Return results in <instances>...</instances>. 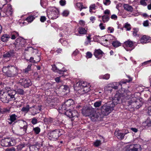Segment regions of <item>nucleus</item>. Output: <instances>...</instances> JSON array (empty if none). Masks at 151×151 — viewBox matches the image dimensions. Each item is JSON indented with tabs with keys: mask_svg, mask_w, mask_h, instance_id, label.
<instances>
[{
	"mask_svg": "<svg viewBox=\"0 0 151 151\" xmlns=\"http://www.w3.org/2000/svg\"><path fill=\"white\" fill-rule=\"evenodd\" d=\"M122 95L119 93H117L113 98L112 101L106 103L101 107V111L102 114L107 116L114 110L115 105L121 102V98Z\"/></svg>",
	"mask_w": 151,
	"mask_h": 151,
	"instance_id": "nucleus-1",
	"label": "nucleus"
},
{
	"mask_svg": "<svg viewBox=\"0 0 151 151\" xmlns=\"http://www.w3.org/2000/svg\"><path fill=\"white\" fill-rule=\"evenodd\" d=\"M143 99L142 98H139L137 97H132L130 100L127 102L128 106H131L132 108L139 109L142 105Z\"/></svg>",
	"mask_w": 151,
	"mask_h": 151,
	"instance_id": "nucleus-2",
	"label": "nucleus"
},
{
	"mask_svg": "<svg viewBox=\"0 0 151 151\" xmlns=\"http://www.w3.org/2000/svg\"><path fill=\"white\" fill-rule=\"evenodd\" d=\"M2 71L7 76L13 77L17 74L18 70L17 67L13 66H8L7 67H4Z\"/></svg>",
	"mask_w": 151,
	"mask_h": 151,
	"instance_id": "nucleus-3",
	"label": "nucleus"
},
{
	"mask_svg": "<svg viewBox=\"0 0 151 151\" xmlns=\"http://www.w3.org/2000/svg\"><path fill=\"white\" fill-rule=\"evenodd\" d=\"M64 133V130L62 129H55L49 132L47 136L50 139H57Z\"/></svg>",
	"mask_w": 151,
	"mask_h": 151,
	"instance_id": "nucleus-4",
	"label": "nucleus"
},
{
	"mask_svg": "<svg viewBox=\"0 0 151 151\" xmlns=\"http://www.w3.org/2000/svg\"><path fill=\"white\" fill-rule=\"evenodd\" d=\"M127 77L129 78V80L126 79L125 81H122L119 83L114 82L111 85V86H109L108 88H109L110 87L115 89H117L118 88V87L120 86L122 87V84H125L127 82L129 83L132 81V78L131 77L129 76H127Z\"/></svg>",
	"mask_w": 151,
	"mask_h": 151,
	"instance_id": "nucleus-5",
	"label": "nucleus"
},
{
	"mask_svg": "<svg viewBox=\"0 0 151 151\" xmlns=\"http://www.w3.org/2000/svg\"><path fill=\"white\" fill-rule=\"evenodd\" d=\"M5 8L2 10L1 12L2 13V16L5 17L6 15L9 16L11 15L12 14V10L11 5L10 4H6L4 5Z\"/></svg>",
	"mask_w": 151,
	"mask_h": 151,
	"instance_id": "nucleus-6",
	"label": "nucleus"
},
{
	"mask_svg": "<svg viewBox=\"0 0 151 151\" xmlns=\"http://www.w3.org/2000/svg\"><path fill=\"white\" fill-rule=\"evenodd\" d=\"M19 83L24 88H28L32 85L31 80L29 78H20L19 81Z\"/></svg>",
	"mask_w": 151,
	"mask_h": 151,
	"instance_id": "nucleus-7",
	"label": "nucleus"
},
{
	"mask_svg": "<svg viewBox=\"0 0 151 151\" xmlns=\"http://www.w3.org/2000/svg\"><path fill=\"white\" fill-rule=\"evenodd\" d=\"M21 37L17 38L15 42L14 43V47L18 50L21 49V48L24 47V45L25 42L24 40Z\"/></svg>",
	"mask_w": 151,
	"mask_h": 151,
	"instance_id": "nucleus-8",
	"label": "nucleus"
},
{
	"mask_svg": "<svg viewBox=\"0 0 151 151\" xmlns=\"http://www.w3.org/2000/svg\"><path fill=\"white\" fill-rule=\"evenodd\" d=\"M42 144L38 142L35 143L33 145H30L29 149L30 151H42L40 148L42 146Z\"/></svg>",
	"mask_w": 151,
	"mask_h": 151,
	"instance_id": "nucleus-9",
	"label": "nucleus"
},
{
	"mask_svg": "<svg viewBox=\"0 0 151 151\" xmlns=\"http://www.w3.org/2000/svg\"><path fill=\"white\" fill-rule=\"evenodd\" d=\"M59 13V10L56 9L55 10L53 9L50 12H47V15L49 19H54L58 17Z\"/></svg>",
	"mask_w": 151,
	"mask_h": 151,
	"instance_id": "nucleus-10",
	"label": "nucleus"
},
{
	"mask_svg": "<svg viewBox=\"0 0 151 151\" xmlns=\"http://www.w3.org/2000/svg\"><path fill=\"white\" fill-rule=\"evenodd\" d=\"M64 114L70 118H73L75 116L78 117V113L76 111L71 110L70 108L68 109L65 112Z\"/></svg>",
	"mask_w": 151,
	"mask_h": 151,
	"instance_id": "nucleus-11",
	"label": "nucleus"
},
{
	"mask_svg": "<svg viewBox=\"0 0 151 151\" xmlns=\"http://www.w3.org/2000/svg\"><path fill=\"white\" fill-rule=\"evenodd\" d=\"M0 98L1 101L4 103H7L9 101H11V99L7 92H4L2 94H0Z\"/></svg>",
	"mask_w": 151,
	"mask_h": 151,
	"instance_id": "nucleus-12",
	"label": "nucleus"
},
{
	"mask_svg": "<svg viewBox=\"0 0 151 151\" xmlns=\"http://www.w3.org/2000/svg\"><path fill=\"white\" fill-rule=\"evenodd\" d=\"M93 110V109L89 107H85L82 109V113L85 116H89Z\"/></svg>",
	"mask_w": 151,
	"mask_h": 151,
	"instance_id": "nucleus-13",
	"label": "nucleus"
},
{
	"mask_svg": "<svg viewBox=\"0 0 151 151\" xmlns=\"http://www.w3.org/2000/svg\"><path fill=\"white\" fill-rule=\"evenodd\" d=\"M11 140L8 138L3 139L1 140V145L3 147H9L12 146Z\"/></svg>",
	"mask_w": 151,
	"mask_h": 151,
	"instance_id": "nucleus-14",
	"label": "nucleus"
},
{
	"mask_svg": "<svg viewBox=\"0 0 151 151\" xmlns=\"http://www.w3.org/2000/svg\"><path fill=\"white\" fill-rule=\"evenodd\" d=\"M19 126L23 127V131H22V134H24L26 133L27 129V124L26 122L24 121L20 120L19 122Z\"/></svg>",
	"mask_w": 151,
	"mask_h": 151,
	"instance_id": "nucleus-15",
	"label": "nucleus"
},
{
	"mask_svg": "<svg viewBox=\"0 0 151 151\" xmlns=\"http://www.w3.org/2000/svg\"><path fill=\"white\" fill-rule=\"evenodd\" d=\"M104 53L101 50H95L94 55L96 58L98 59H100L103 56Z\"/></svg>",
	"mask_w": 151,
	"mask_h": 151,
	"instance_id": "nucleus-16",
	"label": "nucleus"
},
{
	"mask_svg": "<svg viewBox=\"0 0 151 151\" xmlns=\"http://www.w3.org/2000/svg\"><path fill=\"white\" fill-rule=\"evenodd\" d=\"M142 148L140 145H134L127 148L126 151H141Z\"/></svg>",
	"mask_w": 151,
	"mask_h": 151,
	"instance_id": "nucleus-17",
	"label": "nucleus"
},
{
	"mask_svg": "<svg viewBox=\"0 0 151 151\" xmlns=\"http://www.w3.org/2000/svg\"><path fill=\"white\" fill-rule=\"evenodd\" d=\"M15 51L14 50H10L9 51L6 52L3 55V57L4 58H9L13 56L15 54Z\"/></svg>",
	"mask_w": 151,
	"mask_h": 151,
	"instance_id": "nucleus-18",
	"label": "nucleus"
},
{
	"mask_svg": "<svg viewBox=\"0 0 151 151\" xmlns=\"http://www.w3.org/2000/svg\"><path fill=\"white\" fill-rule=\"evenodd\" d=\"M89 117L92 121H96L99 117V115L93 110L90 114Z\"/></svg>",
	"mask_w": 151,
	"mask_h": 151,
	"instance_id": "nucleus-19",
	"label": "nucleus"
},
{
	"mask_svg": "<svg viewBox=\"0 0 151 151\" xmlns=\"http://www.w3.org/2000/svg\"><path fill=\"white\" fill-rule=\"evenodd\" d=\"M124 96L127 97V98H130L131 99L132 97L136 96V94L134 95H132L131 93L128 90H124Z\"/></svg>",
	"mask_w": 151,
	"mask_h": 151,
	"instance_id": "nucleus-20",
	"label": "nucleus"
},
{
	"mask_svg": "<svg viewBox=\"0 0 151 151\" xmlns=\"http://www.w3.org/2000/svg\"><path fill=\"white\" fill-rule=\"evenodd\" d=\"M115 134V135L117 137V138L120 140H122L124 138L125 134L124 133L121 132L120 131L118 132L116 131Z\"/></svg>",
	"mask_w": 151,
	"mask_h": 151,
	"instance_id": "nucleus-21",
	"label": "nucleus"
},
{
	"mask_svg": "<svg viewBox=\"0 0 151 151\" xmlns=\"http://www.w3.org/2000/svg\"><path fill=\"white\" fill-rule=\"evenodd\" d=\"M68 108L64 104L62 105L59 107V110L60 112L62 114H64L65 112L68 109Z\"/></svg>",
	"mask_w": 151,
	"mask_h": 151,
	"instance_id": "nucleus-22",
	"label": "nucleus"
},
{
	"mask_svg": "<svg viewBox=\"0 0 151 151\" xmlns=\"http://www.w3.org/2000/svg\"><path fill=\"white\" fill-rule=\"evenodd\" d=\"M143 125L146 129H151V121L147 120L143 123Z\"/></svg>",
	"mask_w": 151,
	"mask_h": 151,
	"instance_id": "nucleus-23",
	"label": "nucleus"
},
{
	"mask_svg": "<svg viewBox=\"0 0 151 151\" xmlns=\"http://www.w3.org/2000/svg\"><path fill=\"white\" fill-rule=\"evenodd\" d=\"M76 85L78 88L82 87V88H84L88 86L87 82H82V81L78 82L77 83Z\"/></svg>",
	"mask_w": 151,
	"mask_h": 151,
	"instance_id": "nucleus-24",
	"label": "nucleus"
},
{
	"mask_svg": "<svg viewBox=\"0 0 151 151\" xmlns=\"http://www.w3.org/2000/svg\"><path fill=\"white\" fill-rule=\"evenodd\" d=\"M149 36L146 35H144L142 36L140 39V41L142 43H146L150 39Z\"/></svg>",
	"mask_w": 151,
	"mask_h": 151,
	"instance_id": "nucleus-25",
	"label": "nucleus"
},
{
	"mask_svg": "<svg viewBox=\"0 0 151 151\" xmlns=\"http://www.w3.org/2000/svg\"><path fill=\"white\" fill-rule=\"evenodd\" d=\"M64 104L68 108H70V106H71L72 107L73 106L74 101L72 99H69L65 102Z\"/></svg>",
	"mask_w": 151,
	"mask_h": 151,
	"instance_id": "nucleus-26",
	"label": "nucleus"
},
{
	"mask_svg": "<svg viewBox=\"0 0 151 151\" xmlns=\"http://www.w3.org/2000/svg\"><path fill=\"white\" fill-rule=\"evenodd\" d=\"M8 93V95L10 97V99H14V100L15 99V96L17 93L16 90H12L7 92Z\"/></svg>",
	"mask_w": 151,
	"mask_h": 151,
	"instance_id": "nucleus-27",
	"label": "nucleus"
},
{
	"mask_svg": "<svg viewBox=\"0 0 151 151\" xmlns=\"http://www.w3.org/2000/svg\"><path fill=\"white\" fill-rule=\"evenodd\" d=\"M123 7L124 9L128 12H132L133 11L132 7L128 4H124L123 5Z\"/></svg>",
	"mask_w": 151,
	"mask_h": 151,
	"instance_id": "nucleus-28",
	"label": "nucleus"
},
{
	"mask_svg": "<svg viewBox=\"0 0 151 151\" xmlns=\"http://www.w3.org/2000/svg\"><path fill=\"white\" fill-rule=\"evenodd\" d=\"M52 70H53V71H54L55 72H57V73H59V74H63V73L64 72L66 71V70L63 71V70H59L57 68V67H56V66L55 65H53L52 66Z\"/></svg>",
	"mask_w": 151,
	"mask_h": 151,
	"instance_id": "nucleus-29",
	"label": "nucleus"
},
{
	"mask_svg": "<svg viewBox=\"0 0 151 151\" xmlns=\"http://www.w3.org/2000/svg\"><path fill=\"white\" fill-rule=\"evenodd\" d=\"M124 43L125 45L127 47H132L133 46V42L132 41L130 40H128L127 41L125 42Z\"/></svg>",
	"mask_w": 151,
	"mask_h": 151,
	"instance_id": "nucleus-30",
	"label": "nucleus"
},
{
	"mask_svg": "<svg viewBox=\"0 0 151 151\" xmlns=\"http://www.w3.org/2000/svg\"><path fill=\"white\" fill-rule=\"evenodd\" d=\"M29 109H31V107H29V105H27L25 106H24L22 108L21 111L23 112L27 113L29 111Z\"/></svg>",
	"mask_w": 151,
	"mask_h": 151,
	"instance_id": "nucleus-31",
	"label": "nucleus"
},
{
	"mask_svg": "<svg viewBox=\"0 0 151 151\" xmlns=\"http://www.w3.org/2000/svg\"><path fill=\"white\" fill-rule=\"evenodd\" d=\"M87 32L85 28H83L82 27H79L78 30V32L80 34H85Z\"/></svg>",
	"mask_w": 151,
	"mask_h": 151,
	"instance_id": "nucleus-32",
	"label": "nucleus"
},
{
	"mask_svg": "<svg viewBox=\"0 0 151 151\" xmlns=\"http://www.w3.org/2000/svg\"><path fill=\"white\" fill-rule=\"evenodd\" d=\"M17 117V116L15 114H12L10 116V119H9L10 120L11 122H13L16 120Z\"/></svg>",
	"mask_w": 151,
	"mask_h": 151,
	"instance_id": "nucleus-33",
	"label": "nucleus"
},
{
	"mask_svg": "<svg viewBox=\"0 0 151 151\" xmlns=\"http://www.w3.org/2000/svg\"><path fill=\"white\" fill-rule=\"evenodd\" d=\"M9 110L6 108H1L0 107V113L2 114H6L7 112H9Z\"/></svg>",
	"mask_w": 151,
	"mask_h": 151,
	"instance_id": "nucleus-34",
	"label": "nucleus"
},
{
	"mask_svg": "<svg viewBox=\"0 0 151 151\" xmlns=\"http://www.w3.org/2000/svg\"><path fill=\"white\" fill-rule=\"evenodd\" d=\"M7 3V1L5 0H0V9L2 8Z\"/></svg>",
	"mask_w": 151,
	"mask_h": 151,
	"instance_id": "nucleus-35",
	"label": "nucleus"
},
{
	"mask_svg": "<svg viewBox=\"0 0 151 151\" xmlns=\"http://www.w3.org/2000/svg\"><path fill=\"white\" fill-rule=\"evenodd\" d=\"M102 19L104 23L107 22L109 19V17L108 15H103L102 17Z\"/></svg>",
	"mask_w": 151,
	"mask_h": 151,
	"instance_id": "nucleus-36",
	"label": "nucleus"
},
{
	"mask_svg": "<svg viewBox=\"0 0 151 151\" xmlns=\"http://www.w3.org/2000/svg\"><path fill=\"white\" fill-rule=\"evenodd\" d=\"M113 46L115 47H117L121 45V43L117 41H114L112 43Z\"/></svg>",
	"mask_w": 151,
	"mask_h": 151,
	"instance_id": "nucleus-37",
	"label": "nucleus"
},
{
	"mask_svg": "<svg viewBox=\"0 0 151 151\" xmlns=\"http://www.w3.org/2000/svg\"><path fill=\"white\" fill-rule=\"evenodd\" d=\"M110 75L109 74H106L103 76H101L99 77L100 79L108 80L110 78Z\"/></svg>",
	"mask_w": 151,
	"mask_h": 151,
	"instance_id": "nucleus-38",
	"label": "nucleus"
},
{
	"mask_svg": "<svg viewBox=\"0 0 151 151\" xmlns=\"http://www.w3.org/2000/svg\"><path fill=\"white\" fill-rule=\"evenodd\" d=\"M9 38L6 35H3L1 37V40L4 42H6L8 40Z\"/></svg>",
	"mask_w": 151,
	"mask_h": 151,
	"instance_id": "nucleus-39",
	"label": "nucleus"
},
{
	"mask_svg": "<svg viewBox=\"0 0 151 151\" xmlns=\"http://www.w3.org/2000/svg\"><path fill=\"white\" fill-rule=\"evenodd\" d=\"M31 64H29L27 67L24 69H23V72L25 73H28V72L31 70Z\"/></svg>",
	"mask_w": 151,
	"mask_h": 151,
	"instance_id": "nucleus-40",
	"label": "nucleus"
},
{
	"mask_svg": "<svg viewBox=\"0 0 151 151\" xmlns=\"http://www.w3.org/2000/svg\"><path fill=\"white\" fill-rule=\"evenodd\" d=\"M102 101H99L95 102L94 104V106L96 107H99L101 105Z\"/></svg>",
	"mask_w": 151,
	"mask_h": 151,
	"instance_id": "nucleus-41",
	"label": "nucleus"
},
{
	"mask_svg": "<svg viewBox=\"0 0 151 151\" xmlns=\"http://www.w3.org/2000/svg\"><path fill=\"white\" fill-rule=\"evenodd\" d=\"M16 91L17 93L20 95H23L25 93V92L24 90L21 88L18 89Z\"/></svg>",
	"mask_w": 151,
	"mask_h": 151,
	"instance_id": "nucleus-42",
	"label": "nucleus"
},
{
	"mask_svg": "<svg viewBox=\"0 0 151 151\" xmlns=\"http://www.w3.org/2000/svg\"><path fill=\"white\" fill-rule=\"evenodd\" d=\"M148 1L149 2H150L151 0H140V3L141 5L143 6H146L147 5L146 1Z\"/></svg>",
	"mask_w": 151,
	"mask_h": 151,
	"instance_id": "nucleus-43",
	"label": "nucleus"
},
{
	"mask_svg": "<svg viewBox=\"0 0 151 151\" xmlns=\"http://www.w3.org/2000/svg\"><path fill=\"white\" fill-rule=\"evenodd\" d=\"M82 90L83 91V93H87L90 90V88L89 86H87V87L82 88Z\"/></svg>",
	"mask_w": 151,
	"mask_h": 151,
	"instance_id": "nucleus-44",
	"label": "nucleus"
},
{
	"mask_svg": "<svg viewBox=\"0 0 151 151\" xmlns=\"http://www.w3.org/2000/svg\"><path fill=\"white\" fill-rule=\"evenodd\" d=\"M33 130L36 134H38L40 132V129L39 127H37L33 128Z\"/></svg>",
	"mask_w": 151,
	"mask_h": 151,
	"instance_id": "nucleus-45",
	"label": "nucleus"
},
{
	"mask_svg": "<svg viewBox=\"0 0 151 151\" xmlns=\"http://www.w3.org/2000/svg\"><path fill=\"white\" fill-rule=\"evenodd\" d=\"M124 27L127 29V31H129L131 29V26L130 24L127 23L125 24Z\"/></svg>",
	"mask_w": 151,
	"mask_h": 151,
	"instance_id": "nucleus-46",
	"label": "nucleus"
},
{
	"mask_svg": "<svg viewBox=\"0 0 151 151\" xmlns=\"http://www.w3.org/2000/svg\"><path fill=\"white\" fill-rule=\"evenodd\" d=\"M35 63H37L40 61V55H36L35 57Z\"/></svg>",
	"mask_w": 151,
	"mask_h": 151,
	"instance_id": "nucleus-47",
	"label": "nucleus"
},
{
	"mask_svg": "<svg viewBox=\"0 0 151 151\" xmlns=\"http://www.w3.org/2000/svg\"><path fill=\"white\" fill-rule=\"evenodd\" d=\"M101 141L97 140L95 142H94V145L95 147H98L101 144Z\"/></svg>",
	"mask_w": 151,
	"mask_h": 151,
	"instance_id": "nucleus-48",
	"label": "nucleus"
},
{
	"mask_svg": "<svg viewBox=\"0 0 151 151\" xmlns=\"http://www.w3.org/2000/svg\"><path fill=\"white\" fill-rule=\"evenodd\" d=\"M34 19V17L33 16H31L28 17L26 20L29 22H31Z\"/></svg>",
	"mask_w": 151,
	"mask_h": 151,
	"instance_id": "nucleus-49",
	"label": "nucleus"
},
{
	"mask_svg": "<svg viewBox=\"0 0 151 151\" xmlns=\"http://www.w3.org/2000/svg\"><path fill=\"white\" fill-rule=\"evenodd\" d=\"M133 29L134 30V31L133 32V34L134 36H136L137 35V33L139 31V29L137 28H134Z\"/></svg>",
	"mask_w": 151,
	"mask_h": 151,
	"instance_id": "nucleus-50",
	"label": "nucleus"
},
{
	"mask_svg": "<svg viewBox=\"0 0 151 151\" xmlns=\"http://www.w3.org/2000/svg\"><path fill=\"white\" fill-rule=\"evenodd\" d=\"M69 12L68 10H64L62 13V15L64 17L67 16L69 14Z\"/></svg>",
	"mask_w": 151,
	"mask_h": 151,
	"instance_id": "nucleus-51",
	"label": "nucleus"
},
{
	"mask_svg": "<svg viewBox=\"0 0 151 151\" xmlns=\"http://www.w3.org/2000/svg\"><path fill=\"white\" fill-rule=\"evenodd\" d=\"M25 145L24 144H20L18 145L17 149L18 150H22L23 147H24Z\"/></svg>",
	"mask_w": 151,
	"mask_h": 151,
	"instance_id": "nucleus-52",
	"label": "nucleus"
},
{
	"mask_svg": "<svg viewBox=\"0 0 151 151\" xmlns=\"http://www.w3.org/2000/svg\"><path fill=\"white\" fill-rule=\"evenodd\" d=\"M31 122L33 124H36L37 123V120L35 118H33L32 119Z\"/></svg>",
	"mask_w": 151,
	"mask_h": 151,
	"instance_id": "nucleus-53",
	"label": "nucleus"
},
{
	"mask_svg": "<svg viewBox=\"0 0 151 151\" xmlns=\"http://www.w3.org/2000/svg\"><path fill=\"white\" fill-rule=\"evenodd\" d=\"M92 56V54L90 52H88L86 53V57L88 58H91Z\"/></svg>",
	"mask_w": 151,
	"mask_h": 151,
	"instance_id": "nucleus-54",
	"label": "nucleus"
},
{
	"mask_svg": "<svg viewBox=\"0 0 151 151\" xmlns=\"http://www.w3.org/2000/svg\"><path fill=\"white\" fill-rule=\"evenodd\" d=\"M16 149L14 147H11L6 149L5 151H15Z\"/></svg>",
	"mask_w": 151,
	"mask_h": 151,
	"instance_id": "nucleus-55",
	"label": "nucleus"
},
{
	"mask_svg": "<svg viewBox=\"0 0 151 151\" xmlns=\"http://www.w3.org/2000/svg\"><path fill=\"white\" fill-rule=\"evenodd\" d=\"M81 88V89H79L78 87V88H76L75 89H76V90H77L78 91V92L79 93H80V94H83V93H83V91L82 89V87H80Z\"/></svg>",
	"mask_w": 151,
	"mask_h": 151,
	"instance_id": "nucleus-56",
	"label": "nucleus"
},
{
	"mask_svg": "<svg viewBox=\"0 0 151 151\" xmlns=\"http://www.w3.org/2000/svg\"><path fill=\"white\" fill-rule=\"evenodd\" d=\"M60 3L61 5L63 6L66 4V1L65 0H60Z\"/></svg>",
	"mask_w": 151,
	"mask_h": 151,
	"instance_id": "nucleus-57",
	"label": "nucleus"
},
{
	"mask_svg": "<svg viewBox=\"0 0 151 151\" xmlns=\"http://www.w3.org/2000/svg\"><path fill=\"white\" fill-rule=\"evenodd\" d=\"M111 1L110 0H105V1H104V4L106 5H109Z\"/></svg>",
	"mask_w": 151,
	"mask_h": 151,
	"instance_id": "nucleus-58",
	"label": "nucleus"
},
{
	"mask_svg": "<svg viewBox=\"0 0 151 151\" xmlns=\"http://www.w3.org/2000/svg\"><path fill=\"white\" fill-rule=\"evenodd\" d=\"M95 7L96 6L95 4H93L91 5L89 7V9H90V11L93 9H96Z\"/></svg>",
	"mask_w": 151,
	"mask_h": 151,
	"instance_id": "nucleus-59",
	"label": "nucleus"
},
{
	"mask_svg": "<svg viewBox=\"0 0 151 151\" xmlns=\"http://www.w3.org/2000/svg\"><path fill=\"white\" fill-rule=\"evenodd\" d=\"M46 20V18L44 16L41 17L40 18V21L42 22H44Z\"/></svg>",
	"mask_w": 151,
	"mask_h": 151,
	"instance_id": "nucleus-60",
	"label": "nucleus"
},
{
	"mask_svg": "<svg viewBox=\"0 0 151 151\" xmlns=\"http://www.w3.org/2000/svg\"><path fill=\"white\" fill-rule=\"evenodd\" d=\"M107 29L108 31L109 30L110 31L109 32L111 33L113 32L114 30V29L113 28L110 27H109Z\"/></svg>",
	"mask_w": 151,
	"mask_h": 151,
	"instance_id": "nucleus-61",
	"label": "nucleus"
},
{
	"mask_svg": "<svg viewBox=\"0 0 151 151\" xmlns=\"http://www.w3.org/2000/svg\"><path fill=\"white\" fill-rule=\"evenodd\" d=\"M143 25L144 26L147 27L149 25V21L148 20H147L145 21H144L143 23Z\"/></svg>",
	"mask_w": 151,
	"mask_h": 151,
	"instance_id": "nucleus-62",
	"label": "nucleus"
},
{
	"mask_svg": "<svg viewBox=\"0 0 151 151\" xmlns=\"http://www.w3.org/2000/svg\"><path fill=\"white\" fill-rule=\"evenodd\" d=\"M79 24L81 26H84L85 25V22L82 20H80L79 22Z\"/></svg>",
	"mask_w": 151,
	"mask_h": 151,
	"instance_id": "nucleus-63",
	"label": "nucleus"
},
{
	"mask_svg": "<svg viewBox=\"0 0 151 151\" xmlns=\"http://www.w3.org/2000/svg\"><path fill=\"white\" fill-rule=\"evenodd\" d=\"M104 13L105 14H109L110 12V11L109 10L106 9L104 11Z\"/></svg>",
	"mask_w": 151,
	"mask_h": 151,
	"instance_id": "nucleus-64",
	"label": "nucleus"
}]
</instances>
